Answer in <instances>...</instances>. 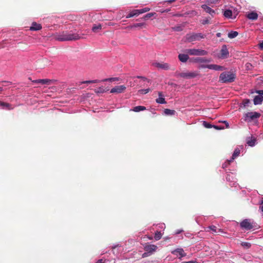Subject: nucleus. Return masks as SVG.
Segmentation results:
<instances>
[{"mask_svg":"<svg viewBox=\"0 0 263 263\" xmlns=\"http://www.w3.org/2000/svg\"><path fill=\"white\" fill-rule=\"evenodd\" d=\"M95 92L96 93H103L106 91V90L104 89V88L102 86L98 88L95 90Z\"/></svg>","mask_w":263,"mask_h":263,"instance_id":"obj_33","label":"nucleus"},{"mask_svg":"<svg viewBox=\"0 0 263 263\" xmlns=\"http://www.w3.org/2000/svg\"><path fill=\"white\" fill-rule=\"evenodd\" d=\"M1 83H9V82H7V81H3V82H2Z\"/></svg>","mask_w":263,"mask_h":263,"instance_id":"obj_61","label":"nucleus"},{"mask_svg":"<svg viewBox=\"0 0 263 263\" xmlns=\"http://www.w3.org/2000/svg\"><path fill=\"white\" fill-rule=\"evenodd\" d=\"M240 153V151L239 148H235V149L234 150V152L233 153V154L232 155L231 159L230 160H229V162L233 161V160L235 159L236 157H237V156H238L239 155Z\"/></svg>","mask_w":263,"mask_h":263,"instance_id":"obj_25","label":"nucleus"},{"mask_svg":"<svg viewBox=\"0 0 263 263\" xmlns=\"http://www.w3.org/2000/svg\"><path fill=\"white\" fill-rule=\"evenodd\" d=\"M241 245L243 248H246V249H248V248H250L251 246V243L250 242H242L241 243Z\"/></svg>","mask_w":263,"mask_h":263,"instance_id":"obj_36","label":"nucleus"},{"mask_svg":"<svg viewBox=\"0 0 263 263\" xmlns=\"http://www.w3.org/2000/svg\"><path fill=\"white\" fill-rule=\"evenodd\" d=\"M260 209H261V211L263 212V198L261 199V202L260 203V206L259 207Z\"/></svg>","mask_w":263,"mask_h":263,"instance_id":"obj_46","label":"nucleus"},{"mask_svg":"<svg viewBox=\"0 0 263 263\" xmlns=\"http://www.w3.org/2000/svg\"><path fill=\"white\" fill-rule=\"evenodd\" d=\"M201 7L206 13H209L211 16H213L215 14V11L206 5H202Z\"/></svg>","mask_w":263,"mask_h":263,"instance_id":"obj_13","label":"nucleus"},{"mask_svg":"<svg viewBox=\"0 0 263 263\" xmlns=\"http://www.w3.org/2000/svg\"><path fill=\"white\" fill-rule=\"evenodd\" d=\"M102 29V25L100 24L96 25L94 24L92 28V30L93 32H98L99 30Z\"/></svg>","mask_w":263,"mask_h":263,"instance_id":"obj_28","label":"nucleus"},{"mask_svg":"<svg viewBox=\"0 0 263 263\" xmlns=\"http://www.w3.org/2000/svg\"><path fill=\"white\" fill-rule=\"evenodd\" d=\"M231 162H229V160L228 161L227 163H226L224 164H223L222 165V167L224 168L225 167H227V165L229 164Z\"/></svg>","mask_w":263,"mask_h":263,"instance_id":"obj_53","label":"nucleus"},{"mask_svg":"<svg viewBox=\"0 0 263 263\" xmlns=\"http://www.w3.org/2000/svg\"><path fill=\"white\" fill-rule=\"evenodd\" d=\"M162 237V234L160 231H157L155 234V239L156 240H160Z\"/></svg>","mask_w":263,"mask_h":263,"instance_id":"obj_31","label":"nucleus"},{"mask_svg":"<svg viewBox=\"0 0 263 263\" xmlns=\"http://www.w3.org/2000/svg\"><path fill=\"white\" fill-rule=\"evenodd\" d=\"M164 112L166 115L173 116L175 114L176 111L175 110H172L170 109H165Z\"/></svg>","mask_w":263,"mask_h":263,"instance_id":"obj_29","label":"nucleus"},{"mask_svg":"<svg viewBox=\"0 0 263 263\" xmlns=\"http://www.w3.org/2000/svg\"><path fill=\"white\" fill-rule=\"evenodd\" d=\"M146 109V107L143 106H137L133 108V109H130V110H132L135 112H139L140 111L145 110Z\"/></svg>","mask_w":263,"mask_h":263,"instance_id":"obj_27","label":"nucleus"},{"mask_svg":"<svg viewBox=\"0 0 263 263\" xmlns=\"http://www.w3.org/2000/svg\"><path fill=\"white\" fill-rule=\"evenodd\" d=\"M126 88V87L124 85L116 86L110 90V92L112 93H122L125 91Z\"/></svg>","mask_w":263,"mask_h":263,"instance_id":"obj_8","label":"nucleus"},{"mask_svg":"<svg viewBox=\"0 0 263 263\" xmlns=\"http://www.w3.org/2000/svg\"><path fill=\"white\" fill-rule=\"evenodd\" d=\"M82 38L80 34L70 31H63L57 34L55 39L59 41H76Z\"/></svg>","mask_w":263,"mask_h":263,"instance_id":"obj_1","label":"nucleus"},{"mask_svg":"<svg viewBox=\"0 0 263 263\" xmlns=\"http://www.w3.org/2000/svg\"><path fill=\"white\" fill-rule=\"evenodd\" d=\"M156 13H147L146 14V15H145L143 18L145 20H148L149 18L152 17L153 16H154Z\"/></svg>","mask_w":263,"mask_h":263,"instance_id":"obj_34","label":"nucleus"},{"mask_svg":"<svg viewBox=\"0 0 263 263\" xmlns=\"http://www.w3.org/2000/svg\"><path fill=\"white\" fill-rule=\"evenodd\" d=\"M3 87H0V92H1V91H3Z\"/></svg>","mask_w":263,"mask_h":263,"instance_id":"obj_63","label":"nucleus"},{"mask_svg":"<svg viewBox=\"0 0 263 263\" xmlns=\"http://www.w3.org/2000/svg\"><path fill=\"white\" fill-rule=\"evenodd\" d=\"M91 80H90V81H83L81 83L82 84H90L91 83Z\"/></svg>","mask_w":263,"mask_h":263,"instance_id":"obj_50","label":"nucleus"},{"mask_svg":"<svg viewBox=\"0 0 263 263\" xmlns=\"http://www.w3.org/2000/svg\"><path fill=\"white\" fill-rule=\"evenodd\" d=\"M240 226L241 228L245 229L247 230H251L253 227L252 224L250 222V220L247 219L242 221L240 223Z\"/></svg>","mask_w":263,"mask_h":263,"instance_id":"obj_7","label":"nucleus"},{"mask_svg":"<svg viewBox=\"0 0 263 263\" xmlns=\"http://www.w3.org/2000/svg\"><path fill=\"white\" fill-rule=\"evenodd\" d=\"M146 24L145 23H136L133 25L129 26L127 27V28H128V29H134L136 28H146Z\"/></svg>","mask_w":263,"mask_h":263,"instance_id":"obj_15","label":"nucleus"},{"mask_svg":"<svg viewBox=\"0 0 263 263\" xmlns=\"http://www.w3.org/2000/svg\"><path fill=\"white\" fill-rule=\"evenodd\" d=\"M180 76L183 78H193L198 76L197 72H181L179 74Z\"/></svg>","mask_w":263,"mask_h":263,"instance_id":"obj_10","label":"nucleus"},{"mask_svg":"<svg viewBox=\"0 0 263 263\" xmlns=\"http://www.w3.org/2000/svg\"><path fill=\"white\" fill-rule=\"evenodd\" d=\"M137 78L138 79H141L142 80H143V81H145V80H147V81L149 82V80H147V78H146L145 77H142V76H137Z\"/></svg>","mask_w":263,"mask_h":263,"instance_id":"obj_43","label":"nucleus"},{"mask_svg":"<svg viewBox=\"0 0 263 263\" xmlns=\"http://www.w3.org/2000/svg\"><path fill=\"white\" fill-rule=\"evenodd\" d=\"M216 36L218 37L221 36V33L220 32H218L216 34Z\"/></svg>","mask_w":263,"mask_h":263,"instance_id":"obj_60","label":"nucleus"},{"mask_svg":"<svg viewBox=\"0 0 263 263\" xmlns=\"http://www.w3.org/2000/svg\"><path fill=\"white\" fill-rule=\"evenodd\" d=\"M0 106L2 107V109H6L7 110H12L14 108L10 104L3 102H1Z\"/></svg>","mask_w":263,"mask_h":263,"instance_id":"obj_17","label":"nucleus"},{"mask_svg":"<svg viewBox=\"0 0 263 263\" xmlns=\"http://www.w3.org/2000/svg\"><path fill=\"white\" fill-rule=\"evenodd\" d=\"M257 92L259 95V96L263 95V90H258Z\"/></svg>","mask_w":263,"mask_h":263,"instance_id":"obj_52","label":"nucleus"},{"mask_svg":"<svg viewBox=\"0 0 263 263\" xmlns=\"http://www.w3.org/2000/svg\"><path fill=\"white\" fill-rule=\"evenodd\" d=\"M210 65H204V64H202V65H201L200 66V67L202 68H209L210 69Z\"/></svg>","mask_w":263,"mask_h":263,"instance_id":"obj_42","label":"nucleus"},{"mask_svg":"<svg viewBox=\"0 0 263 263\" xmlns=\"http://www.w3.org/2000/svg\"><path fill=\"white\" fill-rule=\"evenodd\" d=\"M139 10V14L146 12L147 11H149L150 10V8L145 7L144 8H143L142 9H138Z\"/></svg>","mask_w":263,"mask_h":263,"instance_id":"obj_38","label":"nucleus"},{"mask_svg":"<svg viewBox=\"0 0 263 263\" xmlns=\"http://www.w3.org/2000/svg\"><path fill=\"white\" fill-rule=\"evenodd\" d=\"M255 142H256V140H255V139L254 138V139L248 140L247 141V144L250 146H253L255 145Z\"/></svg>","mask_w":263,"mask_h":263,"instance_id":"obj_35","label":"nucleus"},{"mask_svg":"<svg viewBox=\"0 0 263 263\" xmlns=\"http://www.w3.org/2000/svg\"><path fill=\"white\" fill-rule=\"evenodd\" d=\"M210 69H213L215 70H222L223 68L222 66L216 65V64H210Z\"/></svg>","mask_w":263,"mask_h":263,"instance_id":"obj_26","label":"nucleus"},{"mask_svg":"<svg viewBox=\"0 0 263 263\" xmlns=\"http://www.w3.org/2000/svg\"><path fill=\"white\" fill-rule=\"evenodd\" d=\"M220 57L222 59L227 58L228 57L229 52L228 51L226 45L222 46V48L220 50Z\"/></svg>","mask_w":263,"mask_h":263,"instance_id":"obj_12","label":"nucleus"},{"mask_svg":"<svg viewBox=\"0 0 263 263\" xmlns=\"http://www.w3.org/2000/svg\"><path fill=\"white\" fill-rule=\"evenodd\" d=\"M223 122L226 124V127L228 128L229 127V123L226 121H223Z\"/></svg>","mask_w":263,"mask_h":263,"instance_id":"obj_57","label":"nucleus"},{"mask_svg":"<svg viewBox=\"0 0 263 263\" xmlns=\"http://www.w3.org/2000/svg\"><path fill=\"white\" fill-rule=\"evenodd\" d=\"M246 65H247V67H249V65H251V64H250V63H247V64H246Z\"/></svg>","mask_w":263,"mask_h":263,"instance_id":"obj_62","label":"nucleus"},{"mask_svg":"<svg viewBox=\"0 0 263 263\" xmlns=\"http://www.w3.org/2000/svg\"><path fill=\"white\" fill-rule=\"evenodd\" d=\"M247 18L252 21H255L257 19L258 14L255 12H252L247 14Z\"/></svg>","mask_w":263,"mask_h":263,"instance_id":"obj_21","label":"nucleus"},{"mask_svg":"<svg viewBox=\"0 0 263 263\" xmlns=\"http://www.w3.org/2000/svg\"><path fill=\"white\" fill-rule=\"evenodd\" d=\"M238 35V32L236 31H231L228 33V37L230 39H233L236 37Z\"/></svg>","mask_w":263,"mask_h":263,"instance_id":"obj_30","label":"nucleus"},{"mask_svg":"<svg viewBox=\"0 0 263 263\" xmlns=\"http://www.w3.org/2000/svg\"><path fill=\"white\" fill-rule=\"evenodd\" d=\"M139 10L138 9H136V10H134L133 11H131L127 16H126V18H130V17H132L134 16H138L139 15Z\"/></svg>","mask_w":263,"mask_h":263,"instance_id":"obj_24","label":"nucleus"},{"mask_svg":"<svg viewBox=\"0 0 263 263\" xmlns=\"http://www.w3.org/2000/svg\"><path fill=\"white\" fill-rule=\"evenodd\" d=\"M260 116V114L257 112H249L246 114V121L249 122L252 120L259 118Z\"/></svg>","mask_w":263,"mask_h":263,"instance_id":"obj_6","label":"nucleus"},{"mask_svg":"<svg viewBox=\"0 0 263 263\" xmlns=\"http://www.w3.org/2000/svg\"><path fill=\"white\" fill-rule=\"evenodd\" d=\"M213 127L217 129H221L222 128L219 127L218 126L214 125Z\"/></svg>","mask_w":263,"mask_h":263,"instance_id":"obj_56","label":"nucleus"},{"mask_svg":"<svg viewBox=\"0 0 263 263\" xmlns=\"http://www.w3.org/2000/svg\"><path fill=\"white\" fill-rule=\"evenodd\" d=\"M250 103V101L249 99H244L242 101V104L244 107H246L248 106V104Z\"/></svg>","mask_w":263,"mask_h":263,"instance_id":"obj_40","label":"nucleus"},{"mask_svg":"<svg viewBox=\"0 0 263 263\" xmlns=\"http://www.w3.org/2000/svg\"><path fill=\"white\" fill-rule=\"evenodd\" d=\"M193 61L196 63H209L211 61V60L207 59L205 58L198 57V58H194L193 60Z\"/></svg>","mask_w":263,"mask_h":263,"instance_id":"obj_18","label":"nucleus"},{"mask_svg":"<svg viewBox=\"0 0 263 263\" xmlns=\"http://www.w3.org/2000/svg\"><path fill=\"white\" fill-rule=\"evenodd\" d=\"M53 80L50 79H37L32 81L34 83H41L42 84H50L53 82Z\"/></svg>","mask_w":263,"mask_h":263,"instance_id":"obj_14","label":"nucleus"},{"mask_svg":"<svg viewBox=\"0 0 263 263\" xmlns=\"http://www.w3.org/2000/svg\"><path fill=\"white\" fill-rule=\"evenodd\" d=\"M96 263H105L102 259H99Z\"/></svg>","mask_w":263,"mask_h":263,"instance_id":"obj_54","label":"nucleus"},{"mask_svg":"<svg viewBox=\"0 0 263 263\" xmlns=\"http://www.w3.org/2000/svg\"><path fill=\"white\" fill-rule=\"evenodd\" d=\"M181 263H197L196 261L191 260L189 261H183Z\"/></svg>","mask_w":263,"mask_h":263,"instance_id":"obj_49","label":"nucleus"},{"mask_svg":"<svg viewBox=\"0 0 263 263\" xmlns=\"http://www.w3.org/2000/svg\"><path fill=\"white\" fill-rule=\"evenodd\" d=\"M236 73L232 71L222 72L219 76V81L223 83L233 82L236 79Z\"/></svg>","mask_w":263,"mask_h":263,"instance_id":"obj_2","label":"nucleus"},{"mask_svg":"<svg viewBox=\"0 0 263 263\" xmlns=\"http://www.w3.org/2000/svg\"><path fill=\"white\" fill-rule=\"evenodd\" d=\"M202 38H204V36L201 33L187 34L186 35V40L190 42Z\"/></svg>","mask_w":263,"mask_h":263,"instance_id":"obj_4","label":"nucleus"},{"mask_svg":"<svg viewBox=\"0 0 263 263\" xmlns=\"http://www.w3.org/2000/svg\"><path fill=\"white\" fill-rule=\"evenodd\" d=\"M185 52L191 55H205L208 52L204 50L200 49H187L185 50Z\"/></svg>","mask_w":263,"mask_h":263,"instance_id":"obj_3","label":"nucleus"},{"mask_svg":"<svg viewBox=\"0 0 263 263\" xmlns=\"http://www.w3.org/2000/svg\"><path fill=\"white\" fill-rule=\"evenodd\" d=\"M159 98L156 100V102L159 104H165L166 102L163 97V95L162 92H158Z\"/></svg>","mask_w":263,"mask_h":263,"instance_id":"obj_16","label":"nucleus"},{"mask_svg":"<svg viewBox=\"0 0 263 263\" xmlns=\"http://www.w3.org/2000/svg\"><path fill=\"white\" fill-rule=\"evenodd\" d=\"M101 81L99 80H91V83H99Z\"/></svg>","mask_w":263,"mask_h":263,"instance_id":"obj_51","label":"nucleus"},{"mask_svg":"<svg viewBox=\"0 0 263 263\" xmlns=\"http://www.w3.org/2000/svg\"><path fill=\"white\" fill-rule=\"evenodd\" d=\"M178 59L181 62L185 63L188 60L189 57L187 54L181 53L178 55Z\"/></svg>","mask_w":263,"mask_h":263,"instance_id":"obj_22","label":"nucleus"},{"mask_svg":"<svg viewBox=\"0 0 263 263\" xmlns=\"http://www.w3.org/2000/svg\"><path fill=\"white\" fill-rule=\"evenodd\" d=\"M219 0H208V2L211 4H215Z\"/></svg>","mask_w":263,"mask_h":263,"instance_id":"obj_47","label":"nucleus"},{"mask_svg":"<svg viewBox=\"0 0 263 263\" xmlns=\"http://www.w3.org/2000/svg\"><path fill=\"white\" fill-rule=\"evenodd\" d=\"M148 253H147V252H146L145 253H143V255H142V256L143 257H146L148 256Z\"/></svg>","mask_w":263,"mask_h":263,"instance_id":"obj_55","label":"nucleus"},{"mask_svg":"<svg viewBox=\"0 0 263 263\" xmlns=\"http://www.w3.org/2000/svg\"><path fill=\"white\" fill-rule=\"evenodd\" d=\"M175 30L176 31H180L181 30V29H180V27H177L175 28Z\"/></svg>","mask_w":263,"mask_h":263,"instance_id":"obj_59","label":"nucleus"},{"mask_svg":"<svg viewBox=\"0 0 263 263\" xmlns=\"http://www.w3.org/2000/svg\"><path fill=\"white\" fill-rule=\"evenodd\" d=\"M119 81L118 78H107V79H105L101 80L102 82H107V81L113 82V81Z\"/></svg>","mask_w":263,"mask_h":263,"instance_id":"obj_32","label":"nucleus"},{"mask_svg":"<svg viewBox=\"0 0 263 263\" xmlns=\"http://www.w3.org/2000/svg\"><path fill=\"white\" fill-rule=\"evenodd\" d=\"M148 239H150V240H152V239H153V237H148Z\"/></svg>","mask_w":263,"mask_h":263,"instance_id":"obj_64","label":"nucleus"},{"mask_svg":"<svg viewBox=\"0 0 263 263\" xmlns=\"http://www.w3.org/2000/svg\"><path fill=\"white\" fill-rule=\"evenodd\" d=\"M222 233H224V232H223V231L222 229H217V234H222Z\"/></svg>","mask_w":263,"mask_h":263,"instance_id":"obj_45","label":"nucleus"},{"mask_svg":"<svg viewBox=\"0 0 263 263\" xmlns=\"http://www.w3.org/2000/svg\"><path fill=\"white\" fill-rule=\"evenodd\" d=\"M210 23L209 20L208 18H206L205 20H203L202 24L203 25L208 24Z\"/></svg>","mask_w":263,"mask_h":263,"instance_id":"obj_44","label":"nucleus"},{"mask_svg":"<svg viewBox=\"0 0 263 263\" xmlns=\"http://www.w3.org/2000/svg\"><path fill=\"white\" fill-rule=\"evenodd\" d=\"M151 91V89L149 88L145 89H140L138 90V92L141 94H146Z\"/></svg>","mask_w":263,"mask_h":263,"instance_id":"obj_37","label":"nucleus"},{"mask_svg":"<svg viewBox=\"0 0 263 263\" xmlns=\"http://www.w3.org/2000/svg\"><path fill=\"white\" fill-rule=\"evenodd\" d=\"M175 1H176V0H168V1H166V2L169 3H172L174 2Z\"/></svg>","mask_w":263,"mask_h":263,"instance_id":"obj_58","label":"nucleus"},{"mask_svg":"<svg viewBox=\"0 0 263 263\" xmlns=\"http://www.w3.org/2000/svg\"><path fill=\"white\" fill-rule=\"evenodd\" d=\"M153 65L158 69H163L165 70L171 69V66L167 63L156 62L154 63Z\"/></svg>","mask_w":263,"mask_h":263,"instance_id":"obj_5","label":"nucleus"},{"mask_svg":"<svg viewBox=\"0 0 263 263\" xmlns=\"http://www.w3.org/2000/svg\"><path fill=\"white\" fill-rule=\"evenodd\" d=\"M259 47L260 49H263V41L259 44Z\"/></svg>","mask_w":263,"mask_h":263,"instance_id":"obj_48","label":"nucleus"},{"mask_svg":"<svg viewBox=\"0 0 263 263\" xmlns=\"http://www.w3.org/2000/svg\"><path fill=\"white\" fill-rule=\"evenodd\" d=\"M203 125L205 127L208 128L212 127V125L210 123H208L206 122H203Z\"/></svg>","mask_w":263,"mask_h":263,"instance_id":"obj_41","label":"nucleus"},{"mask_svg":"<svg viewBox=\"0 0 263 263\" xmlns=\"http://www.w3.org/2000/svg\"><path fill=\"white\" fill-rule=\"evenodd\" d=\"M223 15L229 18H235L236 16L232 17V11L231 10H226L223 13Z\"/></svg>","mask_w":263,"mask_h":263,"instance_id":"obj_23","label":"nucleus"},{"mask_svg":"<svg viewBox=\"0 0 263 263\" xmlns=\"http://www.w3.org/2000/svg\"><path fill=\"white\" fill-rule=\"evenodd\" d=\"M209 228L213 232V233H214L215 234L217 233V227L215 226H211L209 227Z\"/></svg>","mask_w":263,"mask_h":263,"instance_id":"obj_39","label":"nucleus"},{"mask_svg":"<svg viewBox=\"0 0 263 263\" xmlns=\"http://www.w3.org/2000/svg\"><path fill=\"white\" fill-rule=\"evenodd\" d=\"M157 249V246L155 245H146L144 247V250L149 254L155 252Z\"/></svg>","mask_w":263,"mask_h":263,"instance_id":"obj_9","label":"nucleus"},{"mask_svg":"<svg viewBox=\"0 0 263 263\" xmlns=\"http://www.w3.org/2000/svg\"><path fill=\"white\" fill-rule=\"evenodd\" d=\"M41 29H42L41 25L40 24H37L36 22L32 23V25L30 28V29L31 30H34V31L40 30Z\"/></svg>","mask_w":263,"mask_h":263,"instance_id":"obj_19","label":"nucleus"},{"mask_svg":"<svg viewBox=\"0 0 263 263\" xmlns=\"http://www.w3.org/2000/svg\"><path fill=\"white\" fill-rule=\"evenodd\" d=\"M263 101V97L262 96H256L253 100L254 104L255 105L261 104Z\"/></svg>","mask_w":263,"mask_h":263,"instance_id":"obj_20","label":"nucleus"},{"mask_svg":"<svg viewBox=\"0 0 263 263\" xmlns=\"http://www.w3.org/2000/svg\"><path fill=\"white\" fill-rule=\"evenodd\" d=\"M172 253L176 255H177L178 254L180 255L179 258H181V257H184L186 255V254L184 252L183 249L182 248H177L172 251Z\"/></svg>","mask_w":263,"mask_h":263,"instance_id":"obj_11","label":"nucleus"}]
</instances>
